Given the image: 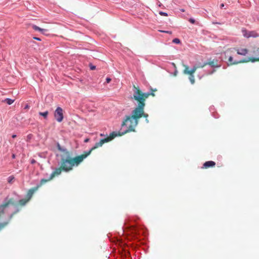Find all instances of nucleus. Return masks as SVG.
Listing matches in <instances>:
<instances>
[{"label":"nucleus","mask_w":259,"mask_h":259,"mask_svg":"<svg viewBox=\"0 0 259 259\" xmlns=\"http://www.w3.org/2000/svg\"><path fill=\"white\" fill-rule=\"evenodd\" d=\"M115 135L112 134L110 137L101 139L95 144L89 151H84L82 154L72 157V153L66 149H63L58 144L57 148L59 151L63 152L64 156H62L60 161V166L57 168L51 175V179H54L56 176L61 174L62 171L69 172L73 169L74 166L79 165L95 149L102 147V145L112 140Z\"/></svg>","instance_id":"nucleus-1"},{"label":"nucleus","mask_w":259,"mask_h":259,"mask_svg":"<svg viewBox=\"0 0 259 259\" xmlns=\"http://www.w3.org/2000/svg\"><path fill=\"white\" fill-rule=\"evenodd\" d=\"M143 114V112L142 110L137 107H135L132 111L131 115L126 116L124 120L123 121L121 124L122 126H127V130H126L124 132H122V133H120L119 132H113L106 138L110 137L112 134H113L115 136L112 140H113L117 136H122L127 133L135 132V127L138 125L139 120L142 117V115Z\"/></svg>","instance_id":"nucleus-2"},{"label":"nucleus","mask_w":259,"mask_h":259,"mask_svg":"<svg viewBox=\"0 0 259 259\" xmlns=\"http://www.w3.org/2000/svg\"><path fill=\"white\" fill-rule=\"evenodd\" d=\"M134 92L133 96L131 97L132 100H135L138 102L136 107L143 111V108L145 106V101L150 96L149 93H143L139 87L133 85Z\"/></svg>","instance_id":"nucleus-3"},{"label":"nucleus","mask_w":259,"mask_h":259,"mask_svg":"<svg viewBox=\"0 0 259 259\" xmlns=\"http://www.w3.org/2000/svg\"><path fill=\"white\" fill-rule=\"evenodd\" d=\"M183 66L184 67L183 73L184 74L189 75V79L191 83L192 84H194L195 82V79L194 74L197 69L203 68V67H201L202 65H201V66H198V65H194L190 70H189V67L187 65L183 64Z\"/></svg>","instance_id":"nucleus-4"},{"label":"nucleus","mask_w":259,"mask_h":259,"mask_svg":"<svg viewBox=\"0 0 259 259\" xmlns=\"http://www.w3.org/2000/svg\"><path fill=\"white\" fill-rule=\"evenodd\" d=\"M183 66L184 67L183 73L184 74L189 75V79L191 83L192 84H194L195 82V79L194 74L197 69L203 68V67H201L202 65H201V66H198V65H194L190 70H189V67L187 65L183 64Z\"/></svg>","instance_id":"nucleus-5"},{"label":"nucleus","mask_w":259,"mask_h":259,"mask_svg":"<svg viewBox=\"0 0 259 259\" xmlns=\"http://www.w3.org/2000/svg\"><path fill=\"white\" fill-rule=\"evenodd\" d=\"M53 179H51V176L48 179H42L40 180V183L36 187L30 189L26 195V198L29 201L32 197L33 194L39 188L41 187L42 185L50 181Z\"/></svg>","instance_id":"nucleus-6"},{"label":"nucleus","mask_w":259,"mask_h":259,"mask_svg":"<svg viewBox=\"0 0 259 259\" xmlns=\"http://www.w3.org/2000/svg\"><path fill=\"white\" fill-rule=\"evenodd\" d=\"M252 55L254 57L248 58V62L251 61V62H259V47H254L251 51Z\"/></svg>","instance_id":"nucleus-7"},{"label":"nucleus","mask_w":259,"mask_h":259,"mask_svg":"<svg viewBox=\"0 0 259 259\" xmlns=\"http://www.w3.org/2000/svg\"><path fill=\"white\" fill-rule=\"evenodd\" d=\"M54 116L58 122H61L62 121L64 118L63 110L61 107H58L57 108L54 112Z\"/></svg>","instance_id":"nucleus-8"},{"label":"nucleus","mask_w":259,"mask_h":259,"mask_svg":"<svg viewBox=\"0 0 259 259\" xmlns=\"http://www.w3.org/2000/svg\"><path fill=\"white\" fill-rule=\"evenodd\" d=\"M10 204L15 205L13 198L10 199L7 202H5L0 205V217L4 214L5 209L8 207Z\"/></svg>","instance_id":"nucleus-9"},{"label":"nucleus","mask_w":259,"mask_h":259,"mask_svg":"<svg viewBox=\"0 0 259 259\" xmlns=\"http://www.w3.org/2000/svg\"><path fill=\"white\" fill-rule=\"evenodd\" d=\"M209 65L212 67H218L219 65H218V60H213L212 61H209L208 62H206L202 64V66L204 67L206 65Z\"/></svg>","instance_id":"nucleus-10"},{"label":"nucleus","mask_w":259,"mask_h":259,"mask_svg":"<svg viewBox=\"0 0 259 259\" xmlns=\"http://www.w3.org/2000/svg\"><path fill=\"white\" fill-rule=\"evenodd\" d=\"M245 62H248L247 60L243 59L242 60H240L239 61H233V58L232 56H230L228 59V65H236L239 63H245Z\"/></svg>","instance_id":"nucleus-11"},{"label":"nucleus","mask_w":259,"mask_h":259,"mask_svg":"<svg viewBox=\"0 0 259 259\" xmlns=\"http://www.w3.org/2000/svg\"><path fill=\"white\" fill-rule=\"evenodd\" d=\"M215 165V163L213 161H208L205 162L203 165L202 168L207 169L209 167H214Z\"/></svg>","instance_id":"nucleus-12"},{"label":"nucleus","mask_w":259,"mask_h":259,"mask_svg":"<svg viewBox=\"0 0 259 259\" xmlns=\"http://www.w3.org/2000/svg\"><path fill=\"white\" fill-rule=\"evenodd\" d=\"M235 50L238 55L242 56H245L248 52L247 49H235Z\"/></svg>","instance_id":"nucleus-13"},{"label":"nucleus","mask_w":259,"mask_h":259,"mask_svg":"<svg viewBox=\"0 0 259 259\" xmlns=\"http://www.w3.org/2000/svg\"><path fill=\"white\" fill-rule=\"evenodd\" d=\"M29 200L25 197V198L20 199L18 202V204L20 206H24Z\"/></svg>","instance_id":"nucleus-14"},{"label":"nucleus","mask_w":259,"mask_h":259,"mask_svg":"<svg viewBox=\"0 0 259 259\" xmlns=\"http://www.w3.org/2000/svg\"><path fill=\"white\" fill-rule=\"evenodd\" d=\"M258 34L255 31H249L248 38L250 37H256Z\"/></svg>","instance_id":"nucleus-15"},{"label":"nucleus","mask_w":259,"mask_h":259,"mask_svg":"<svg viewBox=\"0 0 259 259\" xmlns=\"http://www.w3.org/2000/svg\"><path fill=\"white\" fill-rule=\"evenodd\" d=\"M32 28L34 30H35V31H39L40 32H41V30L42 29V28H41L39 27L38 26H36L35 25H32Z\"/></svg>","instance_id":"nucleus-16"},{"label":"nucleus","mask_w":259,"mask_h":259,"mask_svg":"<svg viewBox=\"0 0 259 259\" xmlns=\"http://www.w3.org/2000/svg\"><path fill=\"white\" fill-rule=\"evenodd\" d=\"M4 101L6 102L8 105H11L14 102V100L7 98Z\"/></svg>","instance_id":"nucleus-17"},{"label":"nucleus","mask_w":259,"mask_h":259,"mask_svg":"<svg viewBox=\"0 0 259 259\" xmlns=\"http://www.w3.org/2000/svg\"><path fill=\"white\" fill-rule=\"evenodd\" d=\"M242 32L244 37L248 38L249 31H247L246 29H242Z\"/></svg>","instance_id":"nucleus-18"},{"label":"nucleus","mask_w":259,"mask_h":259,"mask_svg":"<svg viewBox=\"0 0 259 259\" xmlns=\"http://www.w3.org/2000/svg\"><path fill=\"white\" fill-rule=\"evenodd\" d=\"M14 179H15L14 177L13 176H11L9 177L8 178V182L10 184H12V183H13Z\"/></svg>","instance_id":"nucleus-19"},{"label":"nucleus","mask_w":259,"mask_h":259,"mask_svg":"<svg viewBox=\"0 0 259 259\" xmlns=\"http://www.w3.org/2000/svg\"><path fill=\"white\" fill-rule=\"evenodd\" d=\"M48 111H47L44 112H39V114L41 116H42L45 118H46L48 116Z\"/></svg>","instance_id":"nucleus-20"},{"label":"nucleus","mask_w":259,"mask_h":259,"mask_svg":"<svg viewBox=\"0 0 259 259\" xmlns=\"http://www.w3.org/2000/svg\"><path fill=\"white\" fill-rule=\"evenodd\" d=\"M8 224V222H4L3 223H0V231L3 229L5 227H6Z\"/></svg>","instance_id":"nucleus-21"},{"label":"nucleus","mask_w":259,"mask_h":259,"mask_svg":"<svg viewBox=\"0 0 259 259\" xmlns=\"http://www.w3.org/2000/svg\"><path fill=\"white\" fill-rule=\"evenodd\" d=\"M143 114L142 115V117H144L146 118V120L147 122H148V120L147 119V117H148V115L147 113H145L144 107L143 108Z\"/></svg>","instance_id":"nucleus-22"},{"label":"nucleus","mask_w":259,"mask_h":259,"mask_svg":"<svg viewBox=\"0 0 259 259\" xmlns=\"http://www.w3.org/2000/svg\"><path fill=\"white\" fill-rule=\"evenodd\" d=\"M48 32V29H42L41 33L44 35H48L47 32Z\"/></svg>","instance_id":"nucleus-23"},{"label":"nucleus","mask_w":259,"mask_h":259,"mask_svg":"<svg viewBox=\"0 0 259 259\" xmlns=\"http://www.w3.org/2000/svg\"><path fill=\"white\" fill-rule=\"evenodd\" d=\"M173 42L176 44H180V40L179 38H175L172 40Z\"/></svg>","instance_id":"nucleus-24"},{"label":"nucleus","mask_w":259,"mask_h":259,"mask_svg":"<svg viewBox=\"0 0 259 259\" xmlns=\"http://www.w3.org/2000/svg\"><path fill=\"white\" fill-rule=\"evenodd\" d=\"M159 14L161 16H167V14L166 13H164V12H159Z\"/></svg>","instance_id":"nucleus-25"},{"label":"nucleus","mask_w":259,"mask_h":259,"mask_svg":"<svg viewBox=\"0 0 259 259\" xmlns=\"http://www.w3.org/2000/svg\"><path fill=\"white\" fill-rule=\"evenodd\" d=\"M189 21L192 24H194L195 22V20L192 18L189 19Z\"/></svg>","instance_id":"nucleus-26"},{"label":"nucleus","mask_w":259,"mask_h":259,"mask_svg":"<svg viewBox=\"0 0 259 259\" xmlns=\"http://www.w3.org/2000/svg\"><path fill=\"white\" fill-rule=\"evenodd\" d=\"M111 79L109 77H107L106 79V81L107 83H109L111 81Z\"/></svg>","instance_id":"nucleus-27"},{"label":"nucleus","mask_w":259,"mask_h":259,"mask_svg":"<svg viewBox=\"0 0 259 259\" xmlns=\"http://www.w3.org/2000/svg\"><path fill=\"white\" fill-rule=\"evenodd\" d=\"M160 31L162 32H165V33H168V34H171L172 33L171 31Z\"/></svg>","instance_id":"nucleus-28"},{"label":"nucleus","mask_w":259,"mask_h":259,"mask_svg":"<svg viewBox=\"0 0 259 259\" xmlns=\"http://www.w3.org/2000/svg\"><path fill=\"white\" fill-rule=\"evenodd\" d=\"M34 39H35V40H39V41H40L41 40V39L39 37H33V38Z\"/></svg>","instance_id":"nucleus-29"},{"label":"nucleus","mask_w":259,"mask_h":259,"mask_svg":"<svg viewBox=\"0 0 259 259\" xmlns=\"http://www.w3.org/2000/svg\"><path fill=\"white\" fill-rule=\"evenodd\" d=\"M96 67L95 66H92L91 67V70H94L95 69Z\"/></svg>","instance_id":"nucleus-30"},{"label":"nucleus","mask_w":259,"mask_h":259,"mask_svg":"<svg viewBox=\"0 0 259 259\" xmlns=\"http://www.w3.org/2000/svg\"><path fill=\"white\" fill-rule=\"evenodd\" d=\"M149 94H150V96H152L153 97L155 96V94L152 92L151 93H149Z\"/></svg>","instance_id":"nucleus-31"},{"label":"nucleus","mask_w":259,"mask_h":259,"mask_svg":"<svg viewBox=\"0 0 259 259\" xmlns=\"http://www.w3.org/2000/svg\"><path fill=\"white\" fill-rule=\"evenodd\" d=\"M224 6V4H221L220 5V6L221 8H222Z\"/></svg>","instance_id":"nucleus-32"},{"label":"nucleus","mask_w":259,"mask_h":259,"mask_svg":"<svg viewBox=\"0 0 259 259\" xmlns=\"http://www.w3.org/2000/svg\"><path fill=\"white\" fill-rule=\"evenodd\" d=\"M89 139H86L84 140V142L87 143V142H89Z\"/></svg>","instance_id":"nucleus-33"},{"label":"nucleus","mask_w":259,"mask_h":259,"mask_svg":"<svg viewBox=\"0 0 259 259\" xmlns=\"http://www.w3.org/2000/svg\"><path fill=\"white\" fill-rule=\"evenodd\" d=\"M35 162V160H34V159H33V160L31 161V163H32V164H33V163H34Z\"/></svg>","instance_id":"nucleus-34"},{"label":"nucleus","mask_w":259,"mask_h":259,"mask_svg":"<svg viewBox=\"0 0 259 259\" xmlns=\"http://www.w3.org/2000/svg\"><path fill=\"white\" fill-rule=\"evenodd\" d=\"M29 106L28 105H26V106L25 107V109H28L29 108Z\"/></svg>","instance_id":"nucleus-35"},{"label":"nucleus","mask_w":259,"mask_h":259,"mask_svg":"<svg viewBox=\"0 0 259 259\" xmlns=\"http://www.w3.org/2000/svg\"><path fill=\"white\" fill-rule=\"evenodd\" d=\"M16 135H12V138H16Z\"/></svg>","instance_id":"nucleus-36"},{"label":"nucleus","mask_w":259,"mask_h":259,"mask_svg":"<svg viewBox=\"0 0 259 259\" xmlns=\"http://www.w3.org/2000/svg\"><path fill=\"white\" fill-rule=\"evenodd\" d=\"M151 91H152V92H153L156 91L157 90L156 89H154V90L151 89Z\"/></svg>","instance_id":"nucleus-37"},{"label":"nucleus","mask_w":259,"mask_h":259,"mask_svg":"<svg viewBox=\"0 0 259 259\" xmlns=\"http://www.w3.org/2000/svg\"><path fill=\"white\" fill-rule=\"evenodd\" d=\"M12 158H15V154H13L12 155Z\"/></svg>","instance_id":"nucleus-38"},{"label":"nucleus","mask_w":259,"mask_h":259,"mask_svg":"<svg viewBox=\"0 0 259 259\" xmlns=\"http://www.w3.org/2000/svg\"><path fill=\"white\" fill-rule=\"evenodd\" d=\"M172 64L173 65V66H174L175 68L176 67V66L174 63H172Z\"/></svg>","instance_id":"nucleus-39"},{"label":"nucleus","mask_w":259,"mask_h":259,"mask_svg":"<svg viewBox=\"0 0 259 259\" xmlns=\"http://www.w3.org/2000/svg\"><path fill=\"white\" fill-rule=\"evenodd\" d=\"M202 64H196V65H198V66H201Z\"/></svg>","instance_id":"nucleus-40"},{"label":"nucleus","mask_w":259,"mask_h":259,"mask_svg":"<svg viewBox=\"0 0 259 259\" xmlns=\"http://www.w3.org/2000/svg\"><path fill=\"white\" fill-rule=\"evenodd\" d=\"M174 75H175V76L177 75V71H176V72H175Z\"/></svg>","instance_id":"nucleus-41"},{"label":"nucleus","mask_w":259,"mask_h":259,"mask_svg":"<svg viewBox=\"0 0 259 259\" xmlns=\"http://www.w3.org/2000/svg\"><path fill=\"white\" fill-rule=\"evenodd\" d=\"M13 215V214H12L11 215L10 218H12Z\"/></svg>","instance_id":"nucleus-42"},{"label":"nucleus","mask_w":259,"mask_h":259,"mask_svg":"<svg viewBox=\"0 0 259 259\" xmlns=\"http://www.w3.org/2000/svg\"><path fill=\"white\" fill-rule=\"evenodd\" d=\"M157 5L159 6H160V4H157Z\"/></svg>","instance_id":"nucleus-43"},{"label":"nucleus","mask_w":259,"mask_h":259,"mask_svg":"<svg viewBox=\"0 0 259 259\" xmlns=\"http://www.w3.org/2000/svg\"><path fill=\"white\" fill-rule=\"evenodd\" d=\"M214 24L215 23V24H220L219 23H217V22H215V23H213Z\"/></svg>","instance_id":"nucleus-44"}]
</instances>
